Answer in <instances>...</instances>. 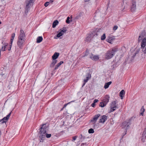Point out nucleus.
Segmentation results:
<instances>
[{
	"label": "nucleus",
	"mask_w": 146,
	"mask_h": 146,
	"mask_svg": "<svg viewBox=\"0 0 146 146\" xmlns=\"http://www.w3.org/2000/svg\"><path fill=\"white\" fill-rule=\"evenodd\" d=\"M47 128V127H46V124H44L40 128V135L39 136L40 142H43L45 136L48 138H50L51 137V135L50 134H48L46 133Z\"/></svg>",
	"instance_id": "1"
},
{
	"label": "nucleus",
	"mask_w": 146,
	"mask_h": 146,
	"mask_svg": "<svg viewBox=\"0 0 146 146\" xmlns=\"http://www.w3.org/2000/svg\"><path fill=\"white\" fill-rule=\"evenodd\" d=\"M25 35L24 31L21 29L20 30V33L18 37L17 41L18 46L20 49H22L24 43L25 41Z\"/></svg>",
	"instance_id": "2"
},
{
	"label": "nucleus",
	"mask_w": 146,
	"mask_h": 146,
	"mask_svg": "<svg viewBox=\"0 0 146 146\" xmlns=\"http://www.w3.org/2000/svg\"><path fill=\"white\" fill-rule=\"evenodd\" d=\"M117 51V49L115 48L110 49L107 51L106 53V58L109 59L113 56L115 52Z\"/></svg>",
	"instance_id": "3"
},
{
	"label": "nucleus",
	"mask_w": 146,
	"mask_h": 146,
	"mask_svg": "<svg viewBox=\"0 0 146 146\" xmlns=\"http://www.w3.org/2000/svg\"><path fill=\"white\" fill-rule=\"evenodd\" d=\"M59 55V53L55 52L52 56V58L53 60L52 63L50 65V68H53L54 66V65L56 63L57 61L56 59L58 58Z\"/></svg>",
	"instance_id": "4"
},
{
	"label": "nucleus",
	"mask_w": 146,
	"mask_h": 146,
	"mask_svg": "<svg viewBox=\"0 0 146 146\" xmlns=\"http://www.w3.org/2000/svg\"><path fill=\"white\" fill-rule=\"evenodd\" d=\"M135 118V117H132L127 121L123 122L122 125V128H126H126L131 124V121L133 120V119Z\"/></svg>",
	"instance_id": "5"
},
{
	"label": "nucleus",
	"mask_w": 146,
	"mask_h": 146,
	"mask_svg": "<svg viewBox=\"0 0 146 146\" xmlns=\"http://www.w3.org/2000/svg\"><path fill=\"white\" fill-rule=\"evenodd\" d=\"M141 48L144 54L146 53V38L143 39L141 44Z\"/></svg>",
	"instance_id": "6"
},
{
	"label": "nucleus",
	"mask_w": 146,
	"mask_h": 146,
	"mask_svg": "<svg viewBox=\"0 0 146 146\" xmlns=\"http://www.w3.org/2000/svg\"><path fill=\"white\" fill-rule=\"evenodd\" d=\"M33 3V0H26V5L25 9V13H28V9L30 7L31 5V4Z\"/></svg>",
	"instance_id": "7"
},
{
	"label": "nucleus",
	"mask_w": 146,
	"mask_h": 146,
	"mask_svg": "<svg viewBox=\"0 0 146 146\" xmlns=\"http://www.w3.org/2000/svg\"><path fill=\"white\" fill-rule=\"evenodd\" d=\"M11 112L6 117H4L3 119L0 120V123H6L7 121L8 120L10 116L11 113Z\"/></svg>",
	"instance_id": "8"
},
{
	"label": "nucleus",
	"mask_w": 146,
	"mask_h": 146,
	"mask_svg": "<svg viewBox=\"0 0 146 146\" xmlns=\"http://www.w3.org/2000/svg\"><path fill=\"white\" fill-rule=\"evenodd\" d=\"M136 2L135 0H132V3L131 7V9L132 11L133 12L135 11L136 9Z\"/></svg>",
	"instance_id": "9"
},
{
	"label": "nucleus",
	"mask_w": 146,
	"mask_h": 146,
	"mask_svg": "<svg viewBox=\"0 0 146 146\" xmlns=\"http://www.w3.org/2000/svg\"><path fill=\"white\" fill-rule=\"evenodd\" d=\"M100 116V114H98L97 115H95L93 118L91 120V122L93 123V124H94L98 118Z\"/></svg>",
	"instance_id": "10"
},
{
	"label": "nucleus",
	"mask_w": 146,
	"mask_h": 146,
	"mask_svg": "<svg viewBox=\"0 0 146 146\" xmlns=\"http://www.w3.org/2000/svg\"><path fill=\"white\" fill-rule=\"evenodd\" d=\"M145 35V34L144 31H143L142 32H141L138 39V40L139 42L140 41L142 40L143 38L144 37Z\"/></svg>",
	"instance_id": "11"
},
{
	"label": "nucleus",
	"mask_w": 146,
	"mask_h": 146,
	"mask_svg": "<svg viewBox=\"0 0 146 146\" xmlns=\"http://www.w3.org/2000/svg\"><path fill=\"white\" fill-rule=\"evenodd\" d=\"M110 98V97L109 95H106L104 98L102 102H104V103H105L107 104L109 101Z\"/></svg>",
	"instance_id": "12"
},
{
	"label": "nucleus",
	"mask_w": 146,
	"mask_h": 146,
	"mask_svg": "<svg viewBox=\"0 0 146 146\" xmlns=\"http://www.w3.org/2000/svg\"><path fill=\"white\" fill-rule=\"evenodd\" d=\"M107 119V117L105 115L102 116L100 119L99 122L104 123Z\"/></svg>",
	"instance_id": "13"
},
{
	"label": "nucleus",
	"mask_w": 146,
	"mask_h": 146,
	"mask_svg": "<svg viewBox=\"0 0 146 146\" xmlns=\"http://www.w3.org/2000/svg\"><path fill=\"white\" fill-rule=\"evenodd\" d=\"M91 75L90 74L88 73L87 74V76L86 77V79H84V83L83 84L82 87H83L84 85H85L86 83L87 82L89 79H90L91 78Z\"/></svg>",
	"instance_id": "14"
},
{
	"label": "nucleus",
	"mask_w": 146,
	"mask_h": 146,
	"mask_svg": "<svg viewBox=\"0 0 146 146\" xmlns=\"http://www.w3.org/2000/svg\"><path fill=\"white\" fill-rule=\"evenodd\" d=\"M63 61H61L59 63H58L56 65L55 68L54 69V70H55L57 69L63 63Z\"/></svg>",
	"instance_id": "15"
},
{
	"label": "nucleus",
	"mask_w": 146,
	"mask_h": 146,
	"mask_svg": "<svg viewBox=\"0 0 146 146\" xmlns=\"http://www.w3.org/2000/svg\"><path fill=\"white\" fill-rule=\"evenodd\" d=\"M117 102L116 101H114L111 102V107H113L115 108H117V105L116 104Z\"/></svg>",
	"instance_id": "16"
},
{
	"label": "nucleus",
	"mask_w": 146,
	"mask_h": 146,
	"mask_svg": "<svg viewBox=\"0 0 146 146\" xmlns=\"http://www.w3.org/2000/svg\"><path fill=\"white\" fill-rule=\"evenodd\" d=\"M125 92L124 90H121V91L120 92L119 96L121 97V99H123V97L124 96L125 94Z\"/></svg>",
	"instance_id": "17"
},
{
	"label": "nucleus",
	"mask_w": 146,
	"mask_h": 146,
	"mask_svg": "<svg viewBox=\"0 0 146 146\" xmlns=\"http://www.w3.org/2000/svg\"><path fill=\"white\" fill-rule=\"evenodd\" d=\"M146 134V132H145V131H144L143 132V133L142 134V135L141 137V141L143 142H144L145 141V139L146 137V136H145Z\"/></svg>",
	"instance_id": "18"
},
{
	"label": "nucleus",
	"mask_w": 146,
	"mask_h": 146,
	"mask_svg": "<svg viewBox=\"0 0 146 146\" xmlns=\"http://www.w3.org/2000/svg\"><path fill=\"white\" fill-rule=\"evenodd\" d=\"M92 37L91 36V35L89 34L87 36L86 39V41H90L92 39Z\"/></svg>",
	"instance_id": "19"
},
{
	"label": "nucleus",
	"mask_w": 146,
	"mask_h": 146,
	"mask_svg": "<svg viewBox=\"0 0 146 146\" xmlns=\"http://www.w3.org/2000/svg\"><path fill=\"white\" fill-rule=\"evenodd\" d=\"M42 40L43 38L42 36H38L36 39V42L37 43H39L42 41Z\"/></svg>",
	"instance_id": "20"
},
{
	"label": "nucleus",
	"mask_w": 146,
	"mask_h": 146,
	"mask_svg": "<svg viewBox=\"0 0 146 146\" xmlns=\"http://www.w3.org/2000/svg\"><path fill=\"white\" fill-rule=\"evenodd\" d=\"M84 13L83 12H81L79 13V14L77 15V16L75 17V18L76 19H79L81 17L83 16L84 15Z\"/></svg>",
	"instance_id": "21"
},
{
	"label": "nucleus",
	"mask_w": 146,
	"mask_h": 146,
	"mask_svg": "<svg viewBox=\"0 0 146 146\" xmlns=\"http://www.w3.org/2000/svg\"><path fill=\"white\" fill-rule=\"evenodd\" d=\"M58 21L57 20L54 21L52 24V27L53 28L55 27L58 24Z\"/></svg>",
	"instance_id": "22"
},
{
	"label": "nucleus",
	"mask_w": 146,
	"mask_h": 146,
	"mask_svg": "<svg viewBox=\"0 0 146 146\" xmlns=\"http://www.w3.org/2000/svg\"><path fill=\"white\" fill-rule=\"evenodd\" d=\"M111 81L107 83H105L104 86V88H105V89H107L108 88L109 85L110 84H111Z\"/></svg>",
	"instance_id": "23"
},
{
	"label": "nucleus",
	"mask_w": 146,
	"mask_h": 146,
	"mask_svg": "<svg viewBox=\"0 0 146 146\" xmlns=\"http://www.w3.org/2000/svg\"><path fill=\"white\" fill-rule=\"evenodd\" d=\"M8 43H5V44L3 46H2L1 48V50L4 51L5 50V49L6 48V46H7L8 45Z\"/></svg>",
	"instance_id": "24"
},
{
	"label": "nucleus",
	"mask_w": 146,
	"mask_h": 146,
	"mask_svg": "<svg viewBox=\"0 0 146 146\" xmlns=\"http://www.w3.org/2000/svg\"><path fill=\"white\" fill-rule=\"evenodd\" d=\"M145 111V109L144 108L143 106H142L140 110V114L141 115L143 116V113Z\"/></svg>",
	"instance_id": "25"
},
{
	"label": "nucleus",
	"mask_w": 146,
	"mask_h": 146,
	"mask_svg": "<svg viewBox=\"0 0 146 146\" xmlns=\"http://www.w3.org/2000/svg\"><path fill=\"white\" fill-rule=\"evenodd\" d=\"M15 33H13L12 35H11V38H11V43L10 44H12V42H13V40L14 39V38L15 37Z\"/></svg>",
	"instance_id": "26"
},
{
	"label": "nucleus",
	"mask_w": 146,
	"mask_h": 146,
	"mask_svg": "<svg viewBox=\"0 0 146 146\" xmlns=\"http://www.w3.org/2000/svg\"><path fill=\"white\" fill-rule=\"evenodd\" d=\"M106 104L104 103V102H100L99 104V106L102 108L104 107V106H106Z\"/></svg>",
	"instance_id": "27"
},
{
	"label": "nucleus",
	"mask_w": 146,
	"mask_h": 146,
	"mask_svg": "<svg viewBox=\"0 0 146 146\" xmlns=\"http://www.w3.org/2000/svg\"><path fill=\"white\" fill-rule=\"evenodd\" d=\"M113 40V38L111 37H109V38H107L106 39V40L107 42L111 43V42Z\"/></svg>",
	"instance_id": "28"
},
{
	"label": "nucleus",
	"mask_w": 146,
	"mask_h": 146,
	"mask_svg": "<svg viewBox=\"0 0 146 146\" xmlns=\"http://www.w3.org/2000/svg\"><path fill=\"white\" fill-rule=\"evenodd\" d=\"M67 31V30L66 27H64L62 28V30L60 31V32L63 34L64 33H66Z\"/></svg>",
	"instance_id": "29"
},
{
	"label": "nucleus",
	"mask_w": 146,
	"mask_h": 146,
	"mask_svg": "<svg viewBox=\"0 0 146 146\" xmlns=\"http://www.w3.org/2000/svg\"><path fill=\"white\" fill-rule=\"evenodd\" d=\"M99 59V57L98 56L94 55V56H93V58L92 60H97Z\"/></svg>",
	"instance_id": "30"
},
{
	"label": "nucleus",
	"mask_w": 146,
	"mask_h": 146,
	"mask_svg": "<svg viewBox=\"0 0 146 146\" xmlns=\"http://www.w3.org/2000/svg\"><path fill=\"white\" fill-rule=\"evenodd\" d=\"M80 136H81V137H80V138L81 139H82L84 140V139L86 138H88V137H87V136H84V135H83L82 134H81Z\"/></svg>",
	"instance_id": "31"
},
{
	"label": "nucleus",
	"mask_w": 146,
	"mask_h": 146,
	"mask_svg": "<svg viewBox=\"0 0 146 146\" xmlns=\"http://www.w3.org/2000/svg\"><path fill=\"white\" fill-rule=\"evenodd\" d=\"M88 132L89 133H92L94 132V129L92 128H91L88 130Z\"/></svg>",
	"instance_id": "32"
},
{
	"label": "nucleus",
	"mask_w": 146,
	"mask_h": 146,
	"mask_svg": "<svg viewBox=\"0 0 146 146\" xmlns=\"http://www.w3.org/2000/svg\"><path fill=\"white\" fill-rule=\"evenodd\" d=\"M106 34H104L103 35L101 36V39L102 40H104L106 38Z\"/></svg>",
	"instance_id": "33"
},
{
	"label": "nucleus",
	"mask_w": 146,
	"mask_h": 146,
	"mask_svg": "<svg viewBox=\"0 0 146 146\" xmlns=\"http://www.w3.org/2000/svg\"><path fill=\"white\" fill-rule=\"evenodd\" d=\"M63 35V34L60 31L59 33H58L57 34L56 36L58 37H59L61 36H62V35Z\"/></svg>",
	"instance_id": "34"
},
{
	"label": "nucleus",
	"mask_w": 146,
	"mask_h": 146,
	"mask_svg": "<svg viewBox=\"0 0 146 146\" xmlns=\"http://www.w3.org/2000/svg\"><path fill=\"white\" fill-rule=\"evenodd\" d=\"M110 108L111 109L109 112L110 113L111 112L115 110V109L114 108L111 107V106H110Z\"/></svg>",
	"instance_id": "35"
},
{
	"label": "nucleus",
	"mask_w": 146,
	"mask_h": 146,
	"mask_svg": "<svg viewBox=\"0 0 146 146\" xmlns=\"http://www.w3.org/2000/svg\"><path fill=\"white\" fill-rule=\"evenodd\" d=\"M70 17H68L67 18V19L66 20V22L67 23L69 24L70 23Z\"/></svg>",
	"instance_id": "36"
},
{
	"label": "nucleus",
	"mask_w": 146,
	"mask_h": 146,
	"mask_svg": "<svg viewBox=\"0 0 146 146\" xmlns=\"http://www.w3.org/2000/svg\"><path fill=\"white\" fill-rule=\"evenodd\" d=\"M50 2H46L44 3V5L45 7H47L49 4Z\"/></svg>",
	"instance_id": "37"
},
{
	"label": "nucleus",
	"mask_w": 146,
	"mask_h": 146,
	"mask_svg": "<svg viewBox=\"0 0 146 146\" xmlns=\"http://www.w3.org/2000/svg\"><path fill=\"white\" fill-rule=\"evenodd\" d=\"M118 27L117 26H115L113 28V30L114 31H115L117 29Z\"/></svg>",
	"instance_id": "38"
},
{
	"label": "nucleus",
	"mask_w": 146,
	"mask_h": 146,
	"mask_svg": "<svg viewBox=\"0 0 146 146\" xmlns=\"http://www.w3.org/2000/svg\"><path fill=\"white\" fill-rule=\"evenodd\" d=\"M77 137V136H75L72 137V141H75L76 140V138Z\"/></svg>",
	"instance_id": "39"
},
{
	"label": "nucleus",
	"mask_w": 146,
	"mask_h": 146,
	"mask_svg": "<svg viewBox=\"0 0 146 146\" xmlns=\"http://www.w3.org/2000/svg\"><path fill=\"white\" fill-rule=\"evenodd\" d=\"M94 55L92 54L91 55H90V58L92 59V58H93V56H94Z\"/></svg>",
	"instance_id": "40"
},
{
	"label": "nucleus",
	"mask_w": 146,
	"mask_h": 146,
	"mask_svg": "<svg viewBox=\"0 0 146 146\" xmlns=\"http://www.w3.org/2000/svg\"><path fill=\"white\" fill-rule=\"evenodd\" d=\"M70 102L68 103H67V104H65L64 106L63 107V108H66V106H67V105L69 104H70Z\"/></svg>",
	"instance_id": "41"
},
{
	"label": "nucleus",
	"mask_w": 146,
	"mask_h": 146,
	"mask_svg": "<svg viewBox=\"0 0 146 146\" xmlns=\"http://www.w3.org/2000/svg\"><path fill=\"white\" fill-rule=\"evenodd\" d=\"M98 101V100L97 99H95L94 101V103L95 104Z\"/></svg>",
	"instance_id": "42"
},
{
	"label": "nucleus",
	"mask_w": 146,
	"mask_h": 146,
	"mask_svg": "<svg viewBox=\"0 0 146 146\" xmlns=\"http://www.w3.org/2000/svg\"><path fill=\"white\" fill-rule=\"evenodd\" d=\"M12 44H11L10 45V47L8 49V50H11V47Z\"/></svg>",
	"instance_id": "43"
},
{
	"label": "nucleus",
	"mask_w": 146,
	"mask_h": 146,
	"mask_svg": "<svg viewBox=\"0 0 146 146\" xmlns=\"http://www.w3.org/2000/svg\"><path fill=\"white\" fill-rule=\"evenodd\" d=\"M95 104L94 103V102L92 103L91 104V106L92 107H94V106H95Z\"/></svg>",
	"instance_id": "44"
},
{
	"label": "nucleus",
	"mask_w": 146,
	"mask_h": 146,
	"mask_svg": "<svg viewBox=\"0 0 146 146\" xmlns=\"http://www.w3.org/2000/svg\"><path fill=\"white\" fill-rule=\"evenodd\" d=\"M88 52H86V53L85 54V55L83 57H84L85 56H87V55H88Z\"/></svg>",
	"instance_id": "45"
},
{
	"label": "nucleus",
	"mask_w": 146,
	"mask_h": 146,
	"mask_svg": "<svg viewBox=\"0 0 146 146\" xmlns=\"http://www.w3.org/2000/svg\"><path fill=\"white\" fill-rule=\"evenodd\" d=\"M53 2V0H50V1L49 2L51 3H52Z\"/></svg>",
	"instance_id": "46"
},
{
	"label": "nucleus",
	"mask_w": 146,
	"mask_h": 146,
	"mask_svg": "<svg viewBox=\"0 0 146 146\" xmlns=\"http://www.w3.org/2000/svg\"><path fill=\"white\" fill-rule=\"evenodd\" d=\"M90 0H84V1L85 2L89 1Z\"/></svg>",
	"instance_id": "47"
},
{
	"label": "nucleus",
	"mask_w": 146,
	"mask_h": 146,
	"mask_svg": "<svg viewBox=\"0 0 146 146\" xmlns=\"http://www.w3.org/2000/svg\"><path fill=\"white\" fill-rule=\"evenodd\" d=\"M86 144V143H82V144H81V145L82 146L83 145H84V144Z\"/></svg>",
	"instance_id": "48"
},
{
	"label": "nucleus",
	"mask_w": 146,
	"mask_h": 146,
	"mask_svg": "<svg viewBox=\"0 0 146 146\" xmlns=\"http://www.w3.org/2000/svg\"><path fill=\"white\" fill-rule=\"evenodd\" d=\"M136 53H135L133 55V56H135L136 55Z\"/></svg>",
	"instance_id": "49"
},
{
	"label": "nucleus",
	"mask_w": 146,
	"mask_h": 146,
	"mask_svg": "<svg viewBox=\"0 0 146 146\" xmlns=\"http://www.w3.org/2000/svg\"><path fill=\"white\" fill-rule=\"evenodd\" d=\"M145 131V132H146V126L145 127V130H144V131Z\"/></svg>",
	"instance_id": "50"
},
{
	"label": "nucleus",
	"mask_w": 146,
	"mask_h": 146,
	"mask_svg": "<svg viewBox=\"0 0 146 146\" xmlns=\"http://www.w3.org/2000/svg\"><path fill=\"white\" fill-rule=\"evenodd\" d=\"M64 108H63L61 109V110H62Z\"/></svg>",
	"instance_id": "51"
},
{
	"label": "nucleus",
	"mask_w": 146,
	"mask_h": 146,
	"mask_svg": "<svg viewBox=\"0 0 146 146\" xmlns=\"http://www.w3.org/2000/svg\"><path fill=\"white\" fill-rule=\"evenodd\" d=\"M1 21H0V24H1Z\"/></svg>",
	"instance_id": "52"
},
{
	"label": "nucleus",
	"mask_w": 146,
	"mask_h": 146,
	"mask_svg": "<svg viewBox=\"0 0 146 146\" xmlns=\"http://www.w3.org/2000/svg\"><path fill=\"white\" fill-rule=\"evenodd\" d=\"M86 134H87V135H88V133L87 132V133H86Z\"/></svg>",
	"instance_id": "53"
}]
</instances>
